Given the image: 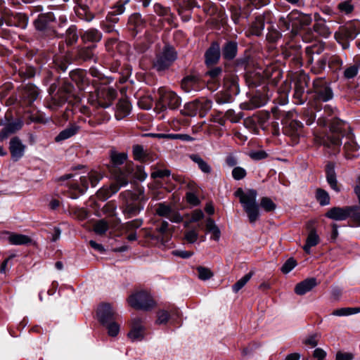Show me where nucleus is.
<instances>
[{
  "label": "nucleus",
  "instance_id": "nucleus-41",
  "mask_svg": "<svg viewBox=\"0 0 360 360\" xmlns=\"http://www.w3.org/2000/svg\"><path fill=\"white\" fill-rule=\"evenodd\" d=\"M206 229L208 232L212 233L211 239L218 241L221 236V231L217 226L215 224L214 221L208 218L206 221Z\"/></svg>",
  "mask_w": 360,
  "mask_h": 360
},
{
  "label": "nucleus",
  "instance_id": "nucleus-16",
  "mask_svg": "<svg viewBox=\"0 0 360 360\" xmlns=\"http://www.w3.org/2000/svg\"><path fill=\"white\" fill-rule=\"evenodd\" d=\"M117 314L110 304L103 303L97 309V316L101 324L105 325L114 321Z\"/></svg>",
  "mask_w": 360,
  "mask_h": 360
},
{
  "label": "nucleus",
  "instance_id": "nucleus-49",
  "mask_svg": "<svg viewBox=\"0 0 360 360\" xmlns=\"http://www.w3.org/2000/svg\"><path fill=\"white\" fill-rule=\"evenodd\" d=\"M360 312V307H345L338 309L333 311L332 315L344 316L355 314Z\"/></svg>",
  "mask_w": 360,
  "mask_h": 360
},
{
  "label": "nucleus",
  "instance_id": "nucleus-24",
  "mask_svg": "<svg viewBox=\"0 0 360 360\" xmlns=\"http://www.w3.org/2000/svg\"><path fill=\"white\" fill-rule=\"evenodd\" d=\"M317 285V281L315 278H309L298 283L295 287V292L298 295H303L311 291Z\"/></svg>",
  "mask_w": 360,
  "mask_h": 360
},
{
  "label": "nucleus",
  "instance_id": "nucleus-14",
  "mask_svg": "<svg viewBox=\"0 0 360 360\" xmlns=\"http://www.w3.org/2000/svg\"><path fill=\"white\" fill-rule=\"evenodd\" d=\"M357 206L333 207L328 210L325 216L335 221H343L351 217L352 211L356 210Z\"/></svg>",
  "mask_w": 360,
  "mask_h": 360
},
{
  "label": "nucleus",
  "instance_id": "nucleus-64",
  "mask_svg": "<svg viewBox=\"0 0 360 360\" xmlns=\"http://www.w3.org/2000/svg\"><path fill=\"white\" fill-rule=\"evenodd\" d=\"M246 175V170L241 167H235L232 170V176L235 180H241L244 179Z\"/></svg>",
  "mask_w": 360,
  "mask_h": 360
},
{
  "label": "nucleus",
  "instance_id": "nucleus-31",
  "mask_svg": "<svg viewBox=\"0 0 360 360\" xmlns=\"http://www.w3.org/2000/svg\"><path fill=\"white\" fill-rule=\"evenodd\" d=\"M131 112V104L127 99H120L117 104L115 117L122 120L127 117Z\"/></svg>",
  "mask_w": 360,
  "mask_h": 360
},
{
  "label": "nucleus",
  "instance_id": "nucleus-2",
  "mask_svg": "<svg viewBox=\"0 0 360 360\" xmlns=\"http://www.w3.org/2000/svg\"><path fill=\"white\" fill-rule=\"evenodd\" d=\"M317 124L321 127L329 126L331 134H328L322 138V144L328 148H331L334 153L339 152L341 146V136L345 131L347 124L336 117H330V120L325 117H319Z\"/></svg>",
  "mask_w": 360,
  "mask_h": 360
},
{
  "label": "nucleus",
  "instance_id": "nucleus-55",
  "mask_svg": "<svg viewBox=\"0 0 360 360\" xmlns=\"http://www.w3.org/2000/svg\"><path fill=\"white\" fill-rule=\"evenodd\" d=\"M233 96L235 95L231 94L230 92L225 90L224 92H220L216 94L215 101L219 104L230 103L232 101Z\"/></svg>",
  "mask_w": 360,
  "mask_h": 360
},
{
  "label": "nucleus",
  "instance_id": "nucleus-10",
  "mask_svg": "<svg viewBox=\"0 0 360 360\" xmlns=\"http://www.w3.org/2000/svg\"><path fill=\"white\" fill-rule=\"evenodd\" d=\"M158 105L162 109H176L181 103L180 97L174 91L168 90L165 88H160L158 89Z\"/></svg>",
  "mask_w": 360,
  "mask_h": 360
},
{
  "label": "nucleus",
  "instance_id": "nucleus-50",
  "mask_svg": "<svg viewBox=\"0 0 360 360\" xmlns=\"http://www.w3.org/2000/svg\"><path fill=\"white\" fill-rule=\"evenodd\" d=\"M295 20V14L293 12L286 17L282 16L279 18L278 24L281 30H289L291 27V22Z\"/></svg>",
  "mask_w": 360,
  "mask_h": 360
},
{
  "label": "nucleus",
  "instance_id": "nucleus-18",
  "mask_svg": "<svg viewBox=\"0 0 360 360\" xmlns=\"http://www.w3.org/2000/svg\"><path fill=\"white\" fill-rule=\"evenodd\" d=\"M65 22V20L62 18H60L59 20L56 21L53 13L51 12L46 13V37H58L60 34L58 29L60 28Z\"/></svg>",
  "mask_w": 360,
  "mask_h": 360
},
{
  "label": "nucleus",
  "instance_id": "nucleus-44",
  "mask_svg": "<svg viewBox=\"0 0 360 360\" xmlns=\"http://www.w3.org/2000/svg\"><path fill=\"white\" fill-rule=\"evenodd\" d=\"M315 197L320 205L326 206L330 204V198L328 193L321 188L316 190Z\"/></svg>",
  "mask_w": 360,
  "mask_h": 360
},
{
  "label": "nucleus",
  "instance_id": "nucleus-46",
  "mask_svg": "<svg viewBox=\"0 0 360 360\" xmlns=\"http://www.w3.org/2000/svg\"><path fill=\"white\" fill-rule=\"evenodd\" d=\"M343 61L340 56L336 55L328 56V68L331 71L335 72L340 70Z\"/></svg>",
  "mask_w": 360,
  "mask_h": 360
},
{
  "label": "nucleus",
  "instance_id": "nucleus-27",
  "mask_svg": "<svg viewBox=\"0 0 360 360\" xmlns=\"http://www.w3.org/2000/svg\"><path fill=\"white\" fill-rule=\"evenodd\" d=\"M220 58V48L217 43H213L205 53V63L207 65L216 64Z\"/></svg>",
  "mask_w": 360,
  "mask_h": 360
},
{
  "label": "nucleus",
  "instance_id": "nucleus-23",
  "mask_svg": "<svg viewBox=\"0 0 360 360\" xmlns=\"http://www.w3.org/2000/svg\"><path fill=\"white\" fill-rule=\"evenodd\" d=\"M144 327L141 324V320L135 318L132 321V326L128 333V337L131 341H140L144 337Z\"/></svg>",
  "mask_w": 360,
  "mask_h": 360
},
{
  "label": "nucleus",
  "instance_id": "nucleus-30",
  "mask_svg": "<svg viewBox=\"0 0 360 360\" xmlns=\"http://www.w3.org/2000/svg\"><path fill=\"white\" fill-rule=\"evenodd\" d=\"M71 79L75 82L79 88L83 89L88 84L86 72L81 69H75L70 72Z\"/></svg>",
  "mask_w": 360,
  "mask_h": 360
},
{
  "label": "nucleus",
  "instance_id": "nucleus-3",
  "mask_svg": "<svg viewBox=\"0 0 360 360\" xmlns=\"http://www.w3.org/2000/svg\"><path fill=\"white\" fill-rule=\"evenodd\" d=\"M234 195L239 198L240 202L248 217L250 223L254 224L259 217V206L257 202V191L249 189L244 192L241 188H239Z\"/></svg>",
  "mask_w": 360,
  "mask_h": 360
},
{
  "label": "nucleus",
  "instance_id": "nucleus-54",
  "mask_svg": "<svg viewBox=\"0 0 360 360\" xmlns=\"http://www.w3.org/2000/svg\"><path fill=\"white\" fill-rule=\"evenodd\" d=\"M143 223L142 219H135L123 224V229L127 232L135 231L136 229L141 226Z\"/></svg>",
  "mask_w": 360,
  "mask_h": 360
},
{
  "label": "nucleus",
  "instance_id": "nucleus-21",
  "mask_svg": "<svg viewBox=\"0 0 360 360\" xmlns=\"http://www.w3.org/2000/svg\"><path fill=\"white\" fill-rule=\"evenodd\" d=\"M221 73L222 69L220 67H214L206 72L205 76L210 77V79L207 82V87L210 90L214 91L218 89L220 85L219 78Z\"/></svg>",
  "mask_w": 360,
  "mask_h": 360
},
{
  "label": "nucleus",
  "instance_id": "nucleus-39",
  "mask_svg": "<svg viewBox=\"0 0 360 360\" xmlns=\"http://www.w3.org/2000/svg\"><path fill=\"white\" fill-rule=\"evenodd\" d=\"M319 243V237L316 233L315 231L312 230L309 232L307 240L306 243L304 245L303 248L306 253L310 254L311 248L316 246Z\"/></svg>",
  "mask_w": 360,
  "mask_h": 360
},
{
  "label": "nucleus",
  "instance_id": "nucleus-45",
  "mask_svg": "<svg viewBox=\"0 0 360 360\" xmlns=\"http://www.w3.org/2000/svg\"><path fill=\"white\" fill-rule=\"evenodd\" d=\"M337 8L341 14L349 15L354 11V5L352 0H345L338 4Z\"/></svg>",
  "mask_w": 360,
  "mask_h": 360
},
{
  "label": "nucleus",
  "instance_id": "nucleus-37",
  "mask_svg": "<svg viewBox=\"0 0 360 360\" xmlns=\"http://www.w3.org/2000/svg\"><path fill=\"white\" fill-rule=\"evenodd\" d=\"M79 129V127L75 124H72L60 131L55 138L56 142L68 139L75 135Z\"/></svg>",
  "mask_w": 360,
  "mask_h": 360
},
{
  "label": "nucleus",
  "instance_id": "nucleus-15",
  "mask_svg": "<svg viewBox=\"0 0 360 360\" xmlns=\"http://www.w3.org/2000/svg\"><path fill=\"white\" fill-rule=\"evenodd\" d=\"M308 77L304 75H300L295 82L293 98L297 105L303 104L307 101L304 92L308 86Z\"/></svg>",
  "mask_w": 360,
  "mask_h": 360
},
{
  "label": "nucleus",
  "instance_id": "nucleus-6",
  "mask_svg": "<svg viewBox=\"0 0 360 360\" xmlns=\"http://www.w3.org/2000/svg\"><path fill=\"white\" fill-rule=\"evenodd\" d=\"M177 59V52L171 45L166 44L153 61V68L158 72L165 71Z\"/></svg>",
  "mask_w": 360,
  "mask_h": 360
},
{
  "label": "nucleus",
  "instance_id": "nucleus-38",
  "mask_svg": "<svg viewBox=\"0 0 360 360\" xmlns=\"http://www.w3.org/2000/svg\"><path fill=\"white\" fill-rule=\"evenodd\" d=\"M191 160L196 163L198 168L205 174H210L212 172L211 166L205 162L199 155L193 154L190 155Z\"/></svg>",
  "mask_w": 360,
  "mask_h": 360
},
{
  "label": "nucleus",
  "instance_id": "nucleus-17",
  "mask_svg": "<svg viewBox=\"0 0 360 360\" xmlns=\"http://www.w3.org/2000/svg\"><path fill=\"white\" fill-rule=\"evenodd\" d=\"M181 86L184 91L190 93L192 91H199L203 88L204 84L198 75H190L182 79Z\"/></svg>",
  "mask_w": 360,
  "mask_h": 360
},
{
  "label": "nucleus",
  "instance_id": "nucleus-52",
  "mask_svg": "<svg viewBox=\"0 0 360 360\" xmlns=\"http://www.w3.org/2000/svg\"><path fill=\"white\" fill-rule=\"evenodd\" d=\"M253 276V272H249L239 279L233 286L232 290L235 293H237L240 289H242L245 284L250 280Z\"/></svg>",
  "mask_w": 360,
  "mask_h": 360
},
{
  "label": "nucleus",
  "instance_id": "nucleus-63",
  "mask_svg": "<svg viewBox=\"0 0 360 360\" xmlns=\"http://www.w3.org/2000/svg\"><path fill=\"white\" fill-rule=\"evenodd\" d=\"M108 329V333L110 336L115 337L120 332V325L115 322V320L104 325Z\"/></svg>",
  "mask_w": 360,
  "mask_h": 360
},
{
  "label": "nucleus",
  "instance_id": "nucleus-51",
  "mask_svg": "<svg viewBox=\"0 0 360 360\" xmlns=\"http://www.w3.org/2000/svg\"><path fill=\"white\" fill-rule=\"evenodd\" d=\"M77 28L75 26L72 25L66 31L65 41L68 45H72L77 41Z\"/></svg>",
  "mask_w": 360,
  "mask_h": 360
},
{
  "label": "nucleus",
  "instance_id": "nucleus-34",
  "mask_svg": "<svg viewBox=\"0 0 360 360\" xmlns=\"http://www.w3.org/2000/svg\"><path fill=\"white\" fill-rule=\"evenodd\" d=\"M22 127V122L20 120L8 123L0 131V140L6 139L9 134L20 130Z\"/></svg>",
  "mask_w": 360,
  "mask_h": 360
},
{
  "label": "nucleus",
  "instance_id": "nucleus-43",
  "mask_svg": "<svg viewBox=\"0 0 360 360\" xmlns=\"http://www.w3.org/2000/svg\"><path fill=\"white\" fill-rule=\"evenodd\" d=\"M264 29V22L262 17L259 16L255 18L252 22L250 30V32L252 35L260 36Z\"/></svg>",
  "mask_w": 360,
  "mask_h": 360
},
{
  "label": "nucleus",
  "instance_id": "nucleus-56",
  "mask_svg": "<svg viewBox=\"0 0 360 360\" xmlns=\"http://www.w3.org/2000/svg\"><path fill=\"white\" fill-rule=\"evenodd\" d=\"M198 272V276L200 280L206 281L211 278L213 276L212 271L207 267L204 266H198L196 268Z\"/></svg>",
  "mask_w": 360,
  "mask_h": 360
},
{
  "label": "nucleus",
  "instance_id": "nucleus-4",
  "mask_svg": "<svg viewBox=\"0 0 360 360\" xmlns=\"http://www.w3.org/2000/svg\"><path fill=\"white\" fill-rule=\"evenodd\" d=\"M282 77L280 69L276 66H267L264 70H257L248 75L247 81L250 84L258 86L264 81H267L268 84L276 86Z\"/></svg>",
  "mask_w": 360,
  "mask_h": 360
},
{
  "label": "nucleus",
  "instance_id": "nucleus-12",
  "mask_svg": "<svg viewBox=\"0 0 360 360\" xmlns=\"http://www.w3.org/2000/svg\"><path fill=\"white\" fill-rule=\"evenodd\" d=\"M360 34V22L352 20L341 27L338 32L335 34V37L338 42L343 39L353 40Z\"/></svg>",
  "mask_w": 360,
  "mask_h": 360
},
{
  "label": "nucleus",
  "instance_id": "nucleus-7",
  "mask_svg": "<svg viewBox=\"0 0 360 360\" xmlns=\"http://www.w3.org/2000/svg\"><path fill=\"white\" fill-rule=\"evenodd\" d=\"M56 89V86L54 84L50 86L49 94L51 97L53 104L46 105V108H54L55 107L61 105L68 100L70 96L73 95L75 89L71 83L63 81L56 93H55Z\"/></svg>",
  "mask_w": 360,
  "mask_h": 360
},
{
  "label": "nucleus",
  "instance_id": "nucleus-40",
  "mask_svg": "<svg viewBox=\"0 0 360 360\" xmlns=\"http://www.w3.org/2000/svg\"><path fill=\"white\" fill-rule=\"evenodd\" d=\"M314 30L325 38L328 37L331 34V31L326 25V22L322 20H316L314 25Z\"/></svg>",
  "mask_w": 360,
  "mask_h": 360
},
{
  "label": "nucleus",
  "instance_id": "nucleus-13",
  "mask_svg": "<svg viewBox=\"0 0 360 360\" xmlns=\"http://www.w3.org/2000/svg\"><path fill=\"white\" fill-rule=\"evenodd\" d=\"M293 114V112H288L286 114L283 130L285 134L291 136L293 139L297 141V139L303 127V124L300 121L292 119Z\"/></svg>",
  "mask_w": 360,
  "mask_h": 360
},
{
  "label": "nucleus",
  "instance_id": "nucleus-53",
  "mask_svg": "<svg viewBox=\"0 0 360 360\" xmlns=\"http://www.w3.org/2000/svg\"><path fill=\"white\" fill-rule=\"evenodd\" d=\"M293 13L295 14V20L299 22L300 27L308 26L311 24L312 20L309 15L298 12H293Z\"/></svg>",
  "mask_w": 360,
  "mask_h": 360
},
{
  "label": "nucleus",
  "instance_id": "nucleus-20",
  "mask_svg": "<svg viewBox=\"0 0 360 360\" xmlns=\"http://www.w3.org/2000/svg\"><path fill=\"white\" fill-rule=\"evenodd\" d=\"M335 167V166L333 162H330L326 165V179L331 189L339 193L340 191V187L338 184Z\"/></svg>",
  "mask_w": 360,
  "mask_h": 360
},
{
  "label": "nucleus",
  "instance_id": "nucleus-62",
  "mask_svg": "<svg viewBox=\"0 0 360 360\" xmlns=\"http://www.w3.org/2000/svg\"><path fill=\"white\" fill-rule=\"evenodd\" d=\"M78 56L83 60H90L94 59V57L92 49L89 47L81 49L79 51Z\"/></svg>",
  "mask_w": 360,
  "mask_h": 360
},
{
  "label": "nucleus",
  "instance_id": "nucleus-58",
  "mask_svg": "<svg viewBox=\"0 0 360 360\" xmlns=\"http://www.w3.org/2000/svg\"><path fill=\"white\" fill-rule=\"evenodd\" d=\"M199 110L198 103H187L183 110V113L185 115L193 117L195 116L198 113V110Z\"/></svg>",
  "mask_w": 360,
  "mask_h": 360
},
{
  "label": "nucleus",
  "instance_id": "nucleus-47",
  "mask_svg": "<svg viewBox=\"0 0 360 360\" xmlns=\"http://www.w3.org/2000/svg\"><path fill=\"white\" fill-rule=\"evenodd\" d=\"M132 154L135 160L144 161L148 155L147 151L141 145H134L132 147Z\"/></svg>",
  "mask_w": 360,
  "mask_h": 360
},
{
  "label": "nucleus",
  "instance_id": "nucleus-35",
  "mask_svg": "<svg viewBox=\"0 0 360 360\" xmlns=\"http://www.w3.org/2000/svg\"><path fill=\"white\" fill-rule=\"evenodd\" d=\"M238 46L234 41H228L222 49V56L224 59L233 60L237 53Z\"/></svg>",
  "mask_w": 360,
  "mask_h": 360
},
{
  "label": "nucleus",
  "instance_id": "nucleus-60",
  "mask_svg": "<svg viewBox=\"0 0 360 360\" xmlns=\"http://www.w3.org/2000/svg\"><path fill=\"white\" fill-rule=\"evenodd\" d=\"M108 223L103 220L98 221L94 226V231L96 233L102 235L105 233L108 230Z\"/></svg>",
  "mask_w": 360,
  "mask_h": 360
},
{
  "label": "nucleus",
  "instance_id": "nucleus-22",
  "mask_svg": "<svg viewBox=\"0 0 360 360\" xmlns=\"http://www.w3.org/2000/svg\"><path fill=\"white\" fill-rule=\"evenodd\" d=\"M343 149L345 156L347 159H352L357 156L356 153L359 149V146L355 141L352 134H348L346 137V141L344 143Z\"/></svg>",
  "mask_w": 360,
  "mask_h": 360
},
{
  "label": "nucleus",
  "instance_id": "nucleus-11",
  "mask_svg": "<svg viewBox=\"0 0 360 360\" xmlns=\"http://www.w3.org/2000/svg\"><path fill=\"white\" fill-rule=\"evenodd\" d=\"M313 87L314 101L327 102L333 98L332 89L322 79L314 80Z\"/></svg>",
  "mask_w": 360,
  "mask_h": 360
},
{
  "label": "nucleus",
  "instance_id": "nucleus-33",
  "mask_svg": "<svg viewBox=\"0 0 360 360\" xmlns=\"http://www.w3.org/2000/svg\"><path fill=\"white\" fill-rule=\"evenodd\" d=\"M39 95L38 89L32 84H27L23 87L22 91V98L27 101V103L31 104L34 102Z\"/></svg>",
  "mask_w": 360,
  "mask_h": 360
},
{
  "label": "nucleus",
  "instance_id": "nucleus-1",
  "mask_svg": "<svg viewBox=\"0 0 360 360\" xmlns=\"http://www.w3.org/2000/svg\"><path fill=\"white\" fill-rule=\"evenodd\" d=\"M109 158L110 162L108 165V169L110 174L115 181H117L121 185H127L134 171L133 162H127V153H120L112 149L110 150Z\"/></svg>",
  "mask_w": 360,
  "mask_h": 360
},
{
  "label": "nucleus",
  "instance_id": "nucleus-48",
  "mask_svg": "<svg viewBox=\"0 0 360 360\" xmlns=\"http://www.w3.org/2000/svg\"><path fill=\"white\" fill-rule=\"evenodd\" d=\"M61 231L59 226L49 225L46 227V233L49 235L48 238L51 242H56L60 238Z\"/></svg>",
  "mask_w": 360,
  "mask_h": 360
},
{
  "label": "nucleus",
  "instance_id": "nucleus-36",
  "mask_svg": "<svg viewBox=\"0 0 360 360\" xmlns=\"http://www.w3.org/2000/svg\"><path fill=\"white\" fill-rule=\"evenodd\" d=\"M153 10L158 15L164 18L168 22L171 23L173 21V15L169 7L156 3L153 6Z\"/></svg>",
  "mask_w": 360,
  "mask_h": 360
},
{
  "label": "nucleus",
  "instance_id": "nucleus-42",
  "mask_svg": "<svg viewBox=\"0 0 360 360\" xmlns=\"http://www.w3.org/2000/svg\"><path fill=\"white\" fill-rule=\"evenodd\" d=\"M126 185H121L120 182L115 181V183L112 184L108 188H102L98 192V195H103L104 198L107 199L112 195L118 192L121 187L125 186Z\"/></svg>",
  "mask_w": 360,
  "mask_h": 360
},
{
  "label": "nucleus",
  "instance_id": "nucleus-25",
  "mask_svg": "<svg viewBox=\"0 0 360 360\" xmlns=\"http://www.w3.org/2000/svg\"><path fill=\"white\" fill-rule=\"evenodd\" d=\"M127 26L130 30L134 32V34H136L143 29L145 26V21L141 18L140 13H135L129 16Z\"/></svg>",
  "mask_w": 360,
  "mask_h": 360
},
{
  "label": "nucleus",
  "instance_id": "nucleus-61",
  "mask_svg": "<svg viewBox=\"0 0 360 360\" xmlns=\"http://www.w3.org/2000/svg\"><path fill=\"white\" fill-rule=\"evenodd\" d=\"M359 70V68L356 63V64L347 67L345 70L343 75L345 78L347 79H352L357 75Z\"/></svg>",
  "mask_w": 360,
  "mask_h": 360
},
{
  "label": "nucleus",
  "instance_id": "nucleus-9",
  "mask_svg": "<svg viewBox=\"0 0 360 360\" xmlns=\"http://www.w3.org/2000/svg\"><path fill=\"white\" fill-rule=\"evenodd\" d=\"M129 304L136 309L149 311L156 305L151 295L146 291H140L130 295L127 300Z\"/></svg>",
  "mask_w": 360,
  "mask_h": 360
},
{
  "label": "nucleus",
  "instance_id": "nucleus-5",
  "mask_svg": "<svg viewBox=\"0 0 360 360\" xmlns=\"http://www.w3.org/2000/svg\"><path fill=\"white\" fill-rule=\"evenodd\" d=\"M124 199L121 207L124 217L130 219L137 216L144 208L143 198L130 191H126L120 194Z\"/></svg>",
  "mask_w": 360,
  "mask_h": 360
},
{
  "label": "nucleus",
  "instance_id": "nucleus-26",
  "mask_svg": "<svg viewBox=\"0 0 360 360\" xmlns=\"http://www.w3.org/2000/svg\"><path fill=\"white\" fill-rule=\"evenodd\" d=\"M224 87L231 94L237 95L239 94L238 78L234 74H229L224 78Z\"/></svg>",
  "mask_w": 360,
  "mask_h": 360
},
{
  "label": "nucleus",
  "instance_id": "nucleus-29",
  "mask_svg": "<svg viewBox=\"0 0 360 360\" xmlns=\"http://www.w3.org/2000/svg\"><path fill=\"white\" fill-rule=\"evenodd\" d=\"M89 176H81L80 177V184L81 187L78 186L77 184H72L70 187V191L71 193L70 195V198H77L79 195H82L84 193V192L88 189L89 184L88 182Z\"/></svg>",
  "mask_w": 360,
  "mask_h": 360
},
{
  "label": "nucleus",
  "instance_id": "nucleus-28",
  "mask_svg": "<svg viewBox=\"0 0 360 360\" xmlns=\"http://www.w3.org/2000/svg\"><path fill=\"white\" fill-rule=\"evenodd\" d=\"M84 43H96L102 39V33L96 28H90L80 34Z\"/></svg>",
  "mask_w": 360,
  "mask_h": 360
},
{
  "label": "nucleus",
  "instance_id": "nucleus-32",
  "mask_svg": "<svg viewBox=\"0 0 360 360\" xmlns=\"http://www.w3.org/2000/svg\"><path fill=\"white\" fill-rule=\"evenodd\" d=\"M8 241L11 245H22L31 243L32 239L27 235L11 232L8 233Z\"/></svg>",
  "mask_w": 360,
  "mask_h": 360
},
{
  "label": "nucleus",
  "instance_id": "nucleus-57",
  "mask_svg": "<svg viewBox=\"0 0 360 360\" xmlns=\"http://www.w3.org/2000/svg\"><path fill=\"white\" fill-rule=\"evenodd\" d=\"M260 206L266 212H272L276 208V205L268 197H263L260 200Z\"/></svg>",
  "mask_w": 360,
  "mask_h": 360
},
{
  "label": "nucleus",
  "instance_id": "nucleus-59",
  "mask_svg": "<svg viewBox=\"0 0 360 360\" xmlns=\"http://www.w3.org/2000/svg\"><path fill=\"white\" fill-rule=\"evenodd\" d=\"M155 212L160 217H168V216L172 212L171 207L166 205L164 202H160L158 205V207L155 210Z\"/></svg>",
  "mask_w": 360,
  "mask_h": 360
},
{
  "label": "nucleus",
  "instance_id": "nucleus-19",
  "mask_svg": "<svg viewBox=\"0 0 360 360\" xmlns=\"http://www.w3.org/2000/svg\"><path fill=\"white\" fill-rule=\"evenodd\" d=\"M25 149V146L18 137H13L10 140L9 150L14 162L18 161L24 155Z\"/></svg>",
  "mask_w": 360,
  "mask_h": 360
},
{
  "label": "nucleus",
  "instance_id": "nucleus-8",
  "mask_svg": "<svg viewBox=\"0 0 360 360\" xmlns=\"http://www.w3.org/2000/svg\"><path fill=\"white\" fill-rule=\"evenodd\" d=\"M117 96V91L112 87L103 86L97 89L95 95H90L89 103L103 108H108Z\"/></svg>",
  "mask_w": 360,
  "mask_h": 360
}]
</instances>
